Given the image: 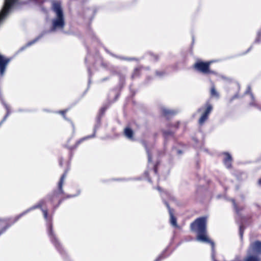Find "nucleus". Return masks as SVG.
I'll use <instances>...</instances> for the list:
<instances>
[{
  "label": "nucleus",
  "mask_w": 261,
  "mask_h": 261,
  "mask_svg": "<svg viewBox=\"0 0 261 261\" xmlns=\"http://www.w3.org/2000/svg\"><path fill=\"white\" fill-rule=\"evenodd\" d=\"M37 39H38L37 38V39H36L34 40H33V41H31V42H28V44H27V46H29L31 45L32 44H33V43H35V42L37 40Z\"/></svg>",
  "instance_id": "nucleus-20"
},
{
  "label": "nucleus",
  "mask_w": 261,
  "mask_h": 261,
  "mask_svg": "<svg viewBox=\"0 0 261 261\" xmlns=\"http://www.w3.org/2000/svg\"><path fill=\"white\" fill-rule=\"evenodd\" d=\"M166 205L169 210V213L170 217V223L172 225H173V226L176 227L177 226V223H176V219L174 216L173 212H172V210L170 208V207H169L168 204L166 203Z\"/></svg>",
  "instance_id": "nucleus-7"
},
{
  "label": "nucleus",
  "mask_w": 261,
  "mask_h": 261,
  "mask_svg": "<svg viewBox=\"0 0 261 261\" xmlns=\"http://www.w3.org/2000/svg\"><path fill=\"white\" fill-rule=\"evenodd\" d=\"M5 108H6V109L7 110V114L5 115V116L4 117V118H3V119L2 120V121L0 122V126L3 123V122H4L6 120V119H7V118L8 117V116L9 115V114L10 113V111H9L7 106L5 104Z\"/></svg>",
  "instance_id": "nucleus-15"
},
{
  "label": "nucleus",
  "mask_w": 261,
  "mask_h": 261,
  "mask_svg": "<svg viewBox=\"0 0 261 261\" xmlns=\"http://www.w3.org/2000/svg\"><path fill=\"white\" fill-rule=\"evenodd\" d=\"M243 230H244V228H243V226H240V235L241 239L243 237Z\"/></svg>",
  "instance_id": "nucleus-17"
},
{
  "label": "nucleus",
  "mask_w": 261,
  "mask_h": 261,
  "mask_svg": "<svg viewBox=\"0 0 261 261\" xmlns=\"http://www.w3.org/2000/svg\"><path fill=\"white\" fill-rule=\"evenodd\" d=\"M224 159L223 160L224 163L226 166L227 168H230L231 167V156L228 153H225Z\"/></svg>",
  "instance_id": "nucleus-8"
},
{
  "label": "nucleus",
  "mask_w": 261,
  "mask_h": 261,
  "mask_svg": "<svg viewBox=\"0 0 261 261\" xmlns=\"http://www.w3.org/2000/svg\"><path fill=\"white\" fill-rule=\"evenodd\" d=\"M124 134L128 139H132L133 136V131L129 128H126L124 129Z\"/></svg>",
  "instance_id": "nucleus-10"
},
{
  "label": "nucleus",
  "mask_w": 261,
  "mask_h": 261,
  "mask_svg": "<svg viewBox=\"0 0 261 261\" xmlns=\"http://www.w3.org/2000/svg\"><path fill=\"white\" fill-rule=\"evenodd\" d=\"M248 254L256 256L261 254V242L257 241L252 243L248 249Z\"/></svg>",
  "instance_id": "nucleus-3"
},
{
  "label": "nucleus",
  "mask_w": 261,
  "mask_h": 261,
  "mask_svg": "<svg viewBox=\"0 0 261 261\" xmlns=\"http://www.w3.org/2000/svg\"><path fill=\"white\" fill-rule=\"evenodd\" d=\"M250 91H251V88H250V87L249 86V87H248L247 90L246 91V93H249V92H250Z\"/></svg>",
  "instance_id": "nucleus-24"
},
{
  "label": "nucleus",
  "mask_w": 261,
  "mask_h": 261,
  "mask_svg": "<svg viewBox=\"0 0 261 261\" xmlns=\"http://www.w3.org/2000/svg\"><path fill=\"white\" fill-rule=\"evenodd\" d=\"M163 113L165 116H167L170 114H174V112L172 111H170L167 109H164L163 110Z\"/></svg>",
  "instance_id": "nucleus-16"
},
{
  "label": "nucleus",
  "mask_w": 261,
  "mask_h": 261,
  "mask_svg": "<svg viewBox=\"0 0 261 261\" xmlns=\"http://www.w3.org/2000/svg\"><path fill=\"white\" fill-rule=\"evenodd\" d=\"M42 212L43 213L44 217L45 219H47V211L45 210H42Z\"/></svg>",
  "instance_id": "nucleus-18"
},
{
  "label": "nucleus",
  "mask_w": 261,
  "mask_h": 261,
  "mask_svg": "<svg viewBox=\"0 0 261 261\" xmlns=\"http://www.w3.org/2000/svg\"><path fill=\"white\" fill-rule=\"evenodd\" d=\"M43 201H40L37 205L31 207L30 209H29L28 210H27L25 212H24V213H22L20 216H21L22 215H23L24 214L28 213V212H29L31 210H33V209H35L36 208H38V207H42V206L43 205Z\"/></svg>",
  "instance_id": "nucleus-12"
},
{
  "label": "nucleus",
  "mask_w": 261,
  "mask_h": 261,
  "mask_svg": "<svg viewBox=\"0 0 261 261\" xmlns=\"http://www.w3.org/2000/svg\"><path fill=\"white\" fill-rule=\"evenodd\" d=\"M66 173H67V171L65 172V173L62 175V176L61 177L60 182L59 183V190L61 191V192H63L62 186H63L64 179L65 178V177L66 176Z\"/></svg>",
  "instance_id": "nucleus-11"
},
{
  "label": "nucleus",
  "mask_w": 261,
  "mask_h": 261,
  "mask_svg": "<svg viewBox=\"0 0 261 261\" xmlns=\"http://www.w3.org/2000/svg\"><path fill=\"white\" fill-rule=\"evenodd\" d=\"M258 184L261 185V178L258 180Z\"/></svg>",
  "instance_id": "nucleus-26"
},
{
  "label": "nucleus",
  "mask_w": 261,
  "mask_h": 261,
  "mask_svg": "<svg viewBox=\"0 0 261 261\" xmlns=\"http://www.w3.org/2000/svg\"><path fill=\"white\" fill-rule=\"evenodd\" d=\"M206 110L203 114L202 115L200 119H199V123L201 125L208 118L209 114L211 112L213 109L212 106L209 103H206L205 105Z\"/></svg>",
  "instance_id": "nucleus-5"
},
{
  "label": "nucleus",
  "mask_w": 261,
  "mask_h": 261,
  "mask_svg": "<svg viewBox=\"0 0 261 261\" xmlns=\"http://www.w3.org/2000/svg\"><path fill=\"white\" fill-rule=\"evenodd\" d=\"M211 95L212 96L216 97L217 98H219V93L217 92L215 89V88L214 86H213L211 89Z\"/></svg>",
  "instance_id": "nucleus-13"
},
{
  "label": "nucleus",
  "mask_w": 261,
  "mask_h": 261,
  "mask_svg": "<svg viewBox=\"0 0 261 261\" xmlns=\"http://www.w3.org/2000/svg\"><path fill=\"white\" fill-rule=\"evenodd\" d=\"M146 151H147V155H148V162H151V155H150L148 150L147 149H146Z\"/></svg>",
  "instance_id": "nucleus-21"
},
{
  "label": "nucleus",
  "mask_w": 261,
  "mask_h": 261,
  "mask_svg": "<svg viewBox=\"0 0 261 261\" xmlns=\"http://www.w3.org/2000/svg\"><path fill=\"white\" fill-rule=\"evenodd\" d=\"M212 62H203L202 61L197 62L194 65V68L198 71L203 73H212L210 70V65Z\"/></svg>",
  "instance_id": "nucleus-4"
},
{
  "label": "nucleus",
  "mask_w": 261,
  "mask_h": 261,
  "mask_svg": "<svg viewBox=\"0 0 261 261\" xmlns=\"http://www.w3.org/2000/svg\"><path fill=\"white\" fill-rule=\"evenodd\" d=\"M53 9L56 14V17L52 20L53 26L51 31H55L57 29H63L65 25V20L60 3L54 2L53 3Z\"/></svg>",
  "instance_id": "nucleus-2"
},
{
  "label": "nucleus",
  "mask_w": 261,
  "mask_h": 261,
  "mask_svg": "<svg viewBox=\"0 0 261 261\" xmlns=\"http://www.w3.org/2000/svg\"><path fill=\"white\" fill-rule=\"evenodd\" d=\"M60 113L62 114L63 117L65 118V116H64L65 113H66V111H60Z\"/></svg>",
  "instance_id": "nucleus-23"
},
{
  "label": "nucleus",
  "mask_w": 261,
  "mask_h": 261,
  "mask_svg": "<svg viewBox=\"0 0 261 261\" xmlns=\"http://www.w3.org/2000/svg\"><path fill=\"white\" fill-rule=\"evenodd\" d=\"M232 203H233V204L234 207V208H235V210H236V212H237V213H238V212H239V211H238V208H237V205H236V203H235L234 200H232Z\"/></svg>",
  "instance_id": "nucleus-22"
},
{
  "label": "nucleus",
  "mask_w": 261,
  "mask_h": 261,
  "mask_svg": "<svg viewBox=\"0 0 261 261\" xmlns=\"http://www.w3.org/2000/svg\"><path fill=\"white\" fill-rule=\"evenodd\" d=\"M244 261H260L258 256L248 254Z\"/></svg>",
  "instance_id": "nucleus-9"
},
{
  "label": "nucleus",
  "mask_w": 261,
  "mask_h": 261,
  "mask_svg": "<svg viewBox=\"0 0 261 261\" xmlns=\"http://www.w3.org/2000/svg\"><path fill=\"white\" fill-rule=\"evenodd\" d=\"M251 96L253 98V95H252V93H251Z\"/></svg>",
  "instance_id": "nucleus-28"
},
{
  "label": "nucleus",
  "mask_w": 261,
  "mask_h": 261,
  "mask_svg": "<svg viewBox=\"0 0 261 261\" xmlns=\"http://www.w3.org/2000/svg\"><path fill=\"white\" fill-rule=\"evenodd\" d=\"M10 60L0 55V75L2 76L5 72L6 67Z\"/></svg>",
  "instance_id": "nucleus-6"
},
{
  "label": "nucleus",
  "mask_w": 261,
  "mask_h": 261,
  "mask_svg": "<svg viewBox=\"0 0 261 261\" xmlns=\"http://www.w3.org/2000/svg\"><path fill=\"white\" fill-rule=\"evenodd\" d=\"M49 235L51 237V241L54 242L55 243V245L56 246V243H57V241L56 240V239L54 237L53 234L52 232V228L51 226H50L49 227V230L48 231Z\"/></svg>",
  "instance_id": "nucleus-14"
},
{
  "label": "nucleus",
  "mask_w": 261,
  "mask_h": 261,
  "mask_svg": "<svg viewBox=\"0 0 261 261\" xmlns=\"http://www.w3.org/2000/svg\"><path fill=\"white\" fill-rule=\"evenodd\" d=\"M161 259V257L159 256L158 258H156L155 261H160Z\"/></svg>",
  "instance_id": "nucleus-25"
},
{
  "label": "nucleus",
  "mask_w": 261,
  "mask_h": 261,
  "mask_svg": "<svg viewBox=\"0 0 261 261\" xmlns=\"http://www.w3.org/2000/svg\"><path fill=\"white\" fill-rule=\"evenodd\" d=\"M158 190L159 191H160V190H161V188H160V187H158Z\"/></svg>",
  "instance_id": "nucleus-27"
},
{
  "label": "nucleus",
  "mask_w": 261,
  "mask_h": 261,
  "mask_svg": "<svg viewBox=\"0 0 261 261\" xmlns=\"http://www.w3.org/2000/svg\"><path fill=\"white\" fill-rule=\"evenodd\" d=\"M33 2L37 4H39L40 3H41L42 2V0H27L26 2Z\"/></svg>",
  "instance_id": "nucleus-19"
},
{
  "label": "nucleus",
  "mask_w": 261,
  "mask_h": 261,
  "mask_svg": "<svg viewBox=\"0 0 261 261\" xmlns=\"http://www.w3.org/2000/svg\"><path fill=\"white\" fill-rule=\"evenodd\" d=\"M206 217L197 218L191 223V229L193 231L197 233L196 240L198 241L209 243L211 244L213 252L212 257H213L215 244L206 235Z\"/></svg>",
  "instance_id": "nucleus-1"
}]
</instances>
